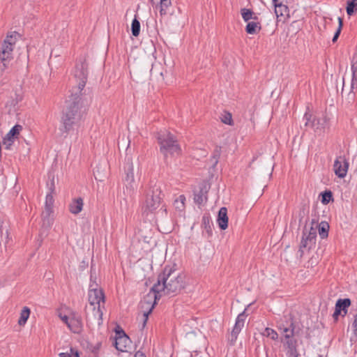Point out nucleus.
I'll list each match as a JSON object with an SVG mask.
<instances>
[{"instance_id":"obj_1","label":"nucleus","mask_w":357,"mask_h":357,"mask_svg":"<svg viewBox=\"0 0 357 357\" xmlns=\"http://www.w3.org/2000/svg\"><path fill=\"white\" fill-rule=\"evenodd\" d=\"M184 276L179 273L174 267L165 266L161 273L158 275V282L151 288L154 293L155 302L151 305L147 303L149 310L143 312L142 328L146 326L149 315L151 313L155 301L160 299L162 295H175L184 288Z\"/></svg>"},{"instance_id":"obj_2","label":"nucleus","mask_w":357,"mask_h":357,"mask_svg":"<svg viewBox=\"0 0 357 357\" xmlns=\"http://www.w3.org/2000/svg\"><path fill=\"white\" fill-rule=\"evenodd\" d=\"M83 101L79 94L72 93L66 101V109L63 111L60 130L66 137L70 132L77 131L81 126L84 114Z\"/></svg>"},{"instance_id":"obj_3","label":"nucleus","mask_w":357,"mask_h":357,"mask_svg":"<svg viewBox=\"0 0 357 357\" xmlns=\"http://www.w3.org/2000/svg\"><path fill=\"white\" fill-rule=\"evenodd\" d=\"M163 196L160 185L155 183L150 186L145 192V199L142 206V213L148 215L149 213H155L160 206V210L166 213V208H163Z\"/></svg>"},{"instance_id":"obj_4","label":"nucleus","mask_w":357,"mask_h":357,"mask_svg":"<svg viewBox=\"0 0 357 357\" xmlns=\"http://www.w3.org/2000/svg\"><path fill=\"white\" fill-rule=\"evenodd\" d=\"M157 140L160 144V152L167 157L168 154H178L181 151L180 146L177 143L174 135L165 131H160L157 133Z\"/></svg>"},{"instance_id":"obj_5","label":"nucleus","mask_w":357,"mask_h":357,"mask_svg":"<svg viewBox=\"0 0 357 357\" xmlns=\"http://www.w3.org/2000/svg\"><path fill=\"white\" fill-rule=\"evenodd\" d=\"M89 301L93 306V316L97 319L98 324L100 325L102 320L100 303H105V295L102 289H90L89 291Z\"/></svg>"},{"instance_id":"obj_6","label":"nucleus","mask_w":357,"mask_h":357,"mask_svg":"<svg viewBox=\"0 0 357 357\" xmlns=\"http://www.w3.org/2000/svg\"><path fill=\"white\" fill-rule=\"evenodd\" d=\"M88 76V65L85 60L80 61L76 64L75 70V77L78 81V85L73 89L72 93H77L82 97V91L84 89Z\"/></svg>"},{"instance_id":"obj_7","label":"nucleus","mask_w":357,"mask_h":357,"mask_svg":"<svg viewBox=\"0 0 357 357\" xmlns=\"http://www.w3.org/2000/svg\"><path fill=\"white\" fill-rule=\"evenodd\" d=\"M317 238V230L316 229L310 227V229H307L306 226H305L303 231V236L300 245V248L298 250V253L300 254V257L304 254V249H307L308 250L312 248V247L315 244Z\"/></svg>"},{"instance_id":"obj_8","label":"nucleus","mask_w":357,"mask_h":357,"mask_svg":"<svg viewBox=\"0 0 357 357\" xmlns=\"http://www.w3.org/2000/svg\"><path fill=\"white\" fill-rule=\"evenodd\" d=\"M131 340L123 331H116V336L114 345L118 351L128 352L130 347Z\"/></svg>"},{"instance_id":"obj_9","label":"nucleus","mask_w":357,"mask_h":357,"mask_svg":"<svg viewBox=\"0 0 357 357\" xmlns=\"http://www.w3.org/2000/svg\"><path fill=\"white\" fill-rule=\"evenodd\" d=\"M351 302L349 298H340L336 301L335 312L333 314V318L337 321L340 315L344 317L348 312V308Z\"/></svg>"},{"instance_id":"obj_10","label":"nucleus","mask_w":357,"mask_h":357,"mask_svg":"<svg viewBox=\"0 0 357 357\" xmlns=\"http://www.w3.org/2000/svg\"><path fill=\"white\" fill-rule=\"evenodd\" d=\"M349 162L344 156H338L334 162L333 169L336 176L343 178L349 169Z\"/></svg>"},{"instance_id":"obj_11","label":"nucleus","mask_w":357,"mask_h":357,"mask_svg":"<svg viewBox=\"0 0 357 357\" xmlns=\"http://www.w3.org/2000/svg\"><path fill=\"white\" fill-rule=\"evenodd\" d=\"M303 119L305 121V126L314 130L324 128V123L326 122V117H324L323 122H321V119L316 118L312 114L307 112H305Z\"/></svg>"},{"instance_id":"obj_12","label":"nucleus","mask_w":357,"mask_h":357,"mask_svg":"<svg viewBox=\"0 0 357 357\" xmlns=\"http://www.w3.org/2000/svg\"><path fill=\"white\" fill-rule=\"evenodd\" d=\"M14 46L3 43L0 50V59L3 63V70L8 67V62L13 59Z\"/></svg>"},{"instance_id":"obj_13","label":"nucleus","mask_w":357,"mask_h":357,"mask_svg":"<svg viewBox=\"0 0 357 357\" xmlns=\"http://www.w3.org/2000/svg\"><path fill=\"white\" fill-rule=\"evenodd\" d=\"M284 347L287 357H298L299 354L297 350V341L294 338L284 340Z\"/></svg>"},{"instance_id":"obj_14","label":"nucleus","mask_w":357,"mask_h":357,"mask_svg":"<svg viewBox=\"0 0 357 357\" xmlns=\"http://www.w3.org/2000/svg\"><path fill=\"white\" fill-rule=\"evenodd\" d=\"M68 328L74 333L79 334L82 331V321L79 316L73 315L68 323Z\"/></svg>"},{"instance_id":"obj_15","label":"nucleus","mask_w":357,"mask_h":357,"mask_svg":"<svg viewBox=\"0 0 357 357\" xmlns=\"http://www.w3.org/2000/svg\"><path fill=\"white\" fill-rule=\"evenodd\" d=\"M217 222L218 224L219 227L222 230H225L228 227V216H227V209L226 207H222L219 210Z\"/></svg>"},{"instance_id":"obj_16","label":"nucleus","mask_w":357,"mask_h":357,"mask_svg":"<svg viewBox=\"0 0 357 357\" xmlns=\"http://www.w3.org/2000/svg\"><path fill=\"white\" fill-rule=\"evenodd\" d=\"M125 181L126 182V189L130 191L134 190L133 183L135 181L134 178V172H133V166L132 165H130L126 173Z\"/></svg>"},{"instance_id":"obj_17","label":"nucleus","mask_w":357,"mask_h":357,"mask_svg":"<svg viewBox=\"0 0 357 357\" xmlns=\"http://www.w3.org/2000/svg\"><path fill=\"white\" fill-rule=\"evenodd\" d=\"M83 206L84 202L82 198L74 199L69 205V211L71 213L77 215L82 211Z\"/></svg>"},{"instance_id":"obj_18","label":"nucleus","mask_w":357,"mask_h":357,"mask_svg":"<svg viewBox=\"0 0 357 357\" xmlns=\"http://www.w3.org/2000/svg\"><path fill=\"white\" fill-rule=\"evenodd\" d=\"M207 189L206 185L199 188V190L194 194V201L198 205H202L206 201L207 197Z\"/></svg>"},{"instance_id":"obj_19","label":"nucleus","mask_w":357,"mask_h":357,"mask_svg":"<svg viewBox=\"0 0 357 357\" xmlns=\"http://www.w3.org/2000/svg\"><path fill=\"white\" fill-rule=\"evenodd\" d=\"M261 24L258 20L249 22L245 26V31L248 34H256L261 30Z\"/></svg>"},{"instance_id":"obj_20","label":"nucleus","mask_w":357,"mask_h":357,"mask_svg":"<svg viewBox=\"0 0 357 357\" xmlns=\"http://www.w3.org/2000/svg\"><path fill=\"white\" fill-rule=\"evenodd\" d=\"M274 6L275 13L278 17L289 16V10L287 6H286L284 3L275 4Z\"/></svg>"},{"instance_id":"obj_21","label":"nucleus","mask_w":357,"mask_h":357,"mask_svg":"<svg viewBox=\"0 0 357 357\" xmlns=\"http://www.w3.org/2000/svg\"><path fill=\"white\" fill-rule=\"evenodd\" d=\"M241 16L245 22H248L250 20H258V17L255 14V13L248 8H241Z\"/></svg>"},{"instance_id":"obj_22","label":"nucleus","mask_w":357,"mask_h":357,"mask_svg":"<svg viewBox=\"0 0 357 357\" xmlns=\"http://www.w3.org/2000/svg\"><path fill=\"white\" fill-rule=\"evenodd\" d=\"M31 310L28 307H24L21 311L20 317L18 320L20 326H24L29 317Z\"/></svg>"},{"instance_id":"obj_23","label":"nucleus","mask_w":357,"mask_h":357,"mask_svg":"<svg viewBox=\"0 0 357 357\" xmlns=\"http://www.w3.org/2000/svg\"><path fill=\"white\" fill-rule=\"evenodd\" d=\"M280 329L282 330V335L284 337V340L294 338V326L293 323H291L289 327H284L283 328H280Z\"/></svg>"},{"instance_id":"obj_24","label":"nucleus","mask_w":357,"mask_h":357,"mask_svg":"<svg viewBox=\"0 0 357 357\" xmlns=\"http://www.w3.org/2000/svg\"><path fill=\"white\" fill-rule=\"evenodd\" d=\"M347 13L351 16L357 13V0H349L347 2Z\"/></svg>"},{"instance_id":"obj_25","label":"nucleus","mask_w":357,"mask_h":357,"mask_svg":"<svg viewBox=\"0 0 357 357\" xmlns=\"http://www.w3.org/2000/svg\"><path fill=\"white\" fill-rule=\"evenodd\" d=\"M243 327V324H238L237 322L235 323V325L231 333V337L229 338V341L231 342V344H234L236 342L237 336Z\"/></svg>"},{"instance_id":"obj_26","label":"nucleus","mask_w":357,"mask_h":357,"mask_svg":"<svg viewBox=\"0 0 357 357\" xmlns=\"http://www.w3.org/2000/svg\"><path fill=\"white\" fill-rule=\"evenodd\" d=\"M22 129V126L17 124L10 129L6 136L8 137V139H15V138H17V136L20 135Z\"/></svg>"},{"instance_id":"obj_27","label":"nucleus","mask_w":357,"mask_h":357,"mask_svg":"<svg viewBox=\"0 0 357 357\" xmlns=\"http://www.w3.org/2000/svg\"><path fill=\"white\" fill-rule=\"evenodd\" d=\"M131 32L132 36L137 37L140 33V22L135 17L131 24Z\"/></svg>"},{"instance_id":"obj_28","label":"nucleus","mask_w":357,"mask_h":357,"mask_svg":"<svg viewBox=\"0 0 357 357\" xmlns=\"http://www.w3.org/2000/svg\"><path fill=\"white\" fill-rule=\"evenodd\" d=\"M17 36H18V33L15 31L8 33L6 36L3 43H6V44H8L9 45L10 44L11 45L14 46L17 41Z\"/></svg>"},{"instance_id":"obj_29","label":"nucleus","mask_w":357,"mask_h":357,"mask_svg":"<svg viewBox=\"0 0 357 357\" xmlns=\"http://www.w3.org/2000/svg\"><path fill=\"white\" fill-rule=\"evenodd\" d=\"M220 155H221V147L217 146H215V148L213 151V155L211 158V162H213V167H215L218 164V160L220 157Z\"/></svg>"},{"instance_id":"obj_30","label":"nucleus","mask_w":357,"mask_h":357,"mask_svg":"<svg viewBox=\"0 0 357 357\" xmlns=\"http://www.w3.org/2000/svg\"><path fill=\"white\" fill-rule=\"evenodd\" d=\"M262 334L263 335L268 337L273 340H275L278 338V333L275 330L270 328H266Z\"/></svg>"},{"instance_id":"obj_31","label":"nucleus","mask_w":357,"mask_h":357,"mask_svg":"<svg viewBox=\"0 0 357 357\" xmlns=\"http://www.w3.org/2000/svg\"><path fill=\"white\" fill-rule=\"evenodd\" d=\"M333 200V194L331 191H324L321 193V202L324 204H327Z\"/></svg>"},{"instance_id":"obj_32","label":"nucleus","mask_w":357,"mask_h":357,"mask_svg":"<svg viewBox=\"0 0 357 357\" xmlns=\"http://www.w3.org/2000/svg\"><path fill=\"white\" fill-rule=\"evenodd\" d=\"M342 26H343V20L342 17H338V28H337V31H335V33L333 36V38L332 39V41L333 43H335L337 41V40L341 33Z\"/></svg>"},{"instance_id":"obj_33","label":"nucleus","mask_w":357,"mask_h":357,"mask_svg":"<svg viewBox=\"0 0 357 357\" xmlns=\"http://www.w3.org/2000/svg\"><path fill=\"white\" fill-rule=\"evenodd\" d=\"M221 121L225 124L231 126L233 124L231 114L229 112H225L221 117Z\"/></svg>"},{"instance_id":"obj_34","label":"nucleus","mask_w":357,"mask_h":357,"mask_svg":"<svg viewBox=\"0 0 357 357\" xmlns=\"http://www.w3.org/2000/svg\"><path fill=\"white\" fill-rule=\"evenodd\" d=\"M351 71H352V79H351V86L354 87V85L357 82V77L356 76V73L357 72V66L354 63V57L351 61Z\"/></svg>"},{"instance_id":"obj_35","label":"nucleus","mask_w":357,"mask_h":357,"mask_svg":"<svg viewBox=\"0 0 357 357\" xmlns=\"http://www.w3.org/2000/svg\"><path fill=\"white\" fill-rule=\"evenodd\" d=\"M171 6V1H160V15H164L167 14L166 9Z\"/></svg>"},{"instance_id":"obj_36","label":"nucleus","mask_w":357,"mask_h":357,"mask_svg":"<svg viewBox=\"0 0 357 357\" xmlns=\"http://www.w3.org/2000/svg\"><path fill=\"white\" fill-rule=\"evenodd\" d=\"M53 206L45 205V209L42 213V217L44 220L48 219L53 212Z\"/></svg>"},{"instance_id":"obj_37","label":"nucleus","mask_w":357,"mask_h":357,"mask_svg":"<svg viewBox=\"0 0 357 357\" xmlns=\"http://www.w3.org/2000/svg\"><path fill=\"white\" fill-rule=\"evenodd\" d=\"M202 225H204V227L206 229V232L208 233V236H211L212 234V231L210 226V219L208 217H203Z\"/></svg>"},{"instance_id":"obj_38","label":"nucleus","mask_w":357,"mask_h":357,"mask_svg":"<svg viewBox=\"0 0 357 357\" xmlns=\"http://www.w3.org/2000/svg\"><path fill=\"white\" fill-rule=\"evenodd\" d=\"M329 227L328 224L323 225L321 227H319V234L321 236L322 238L324 236H326L328 235V228Z\"/></svg>"},{"instance_id":"obj_39","label":"nucleus","mask_w":357,"mask_h":357,"mask_svg":"<svg viewBox=\"0 0 357 357\" xmlns=\"http://www.w3.org/2000/svg\"><path fill=\"white\" fill-rule=\"evenodd\" d=\"M14 142V139H8V137L5 136L3 139V144L5 145L6 149H10V146L13 145Z\"/></svg>"},{"instance_id":"obj_40","label":"nucleus","mask_w":357,"mask_h":357,"mask_svg":"<svg viewBox=\"0 0 357 357\" xmlns=\"http://www.w3.org/2000/svg\"><path fill=\"white\" fill-rule=\"evenodd\" d=\"M245 317H246V315L245 314V312H243L242 313H241L238 315L236 322L243 324L244 326Z\"/></svg>"},{"instance_id":"obj_41","label":"nucleus","mask_w":357,"mask_h":357,"mask_svg":"<svg viewBox=\"0 0 357 357\" xmlns=\"http://www.w3.org/2000/svg\"><path fill=\"white\" fill-rule=\"evenodd\" d=\"M53 203L54 199L52 195H51V193L47 194L45 198V205L53 206Z\"/></svg>"},{"instance_id":"obj_42","label":"nucleus","mask_w":357,"mask_h":357,"mask_svg":"<svg viewBox=\"0 0 357 357\" xmlns=\"http://www.w3.org/2000/svg\"><path fill=\"white\" fill-rule=\"evenodd\" d=\"M354 334L356 337H357V312L356 314L354 317V320L352 324Z\"/></svg>"},{"instance_id":"obj_43","label":"nucleus","mask_w":357,"mask_h":357,"mask_svg":"<svg viewBox=\"0 0 357 357\" xmlns=\"http://www.w3.org/2000/svg\"><path fill=\"white\" fill-rule=\"evenodd\" d=\"M69 354H71L73 357H79V351L74 348H70Z\"/></svg>"},{"instance_id":"obj_44","label":"nucleus","mask_w":357,"mask_h":357,"mask_svg":"<svg viewBox=\"0 0 357 357\" xmlns=\"http://www.w3.org/2000/svg\"><path fill=\"white\" fill-rule=\"evenodd\" d=\"M59 317L68 326V323H69L70 318L66 315H62L61 314H59Z\"/></svg>"},{"instance_id":"obj_45","label":"nucleus","mask_w":357,"mask_h":357,"mask_svg":"<svg viewBox=\"0 0 357 357\" xmlns=\"http://www.w3.org/2000/svg\"><path fill=\"white\" fill-rule=\"evenodd\" d=\"M185 200V198L183 195L179 196L178 202H180V204H181V207H184V201Z\"/></svg>"},{"instance_id":"obj_46","label":"nucleus","mask_w":357,"mask_h":357,"mask_svg":"<svg viewBox=\"0 0 357 357\" xmlns=\"http://www.w3.org/2000/svg\"><path fill=\"white\" fill-rule=\"evenodd\" d=\"M60 357H73L71 354H69L68 352H63L59 354Z\"/></svg>"},{"instance_id":"obj_47","label":"nucleus","mask_w":357,"mask_h":357,"mask_svg":"<svg viewBox=\"0 0 357 357\" xmlns=\"http://www.w3.org/2000/svg\"><path fill=\"white\" fill-rule=\"evenodd\" d=\"M135 357H146V356L143 352L138 351L135 353Z\"/></svg>"},{"instance_id":"obj_48","label":"nucleus","mask_w":357,"mask_h":357,"mask_svg":"<svg viewBox=\"0 0 357 357\" xmlns=\"http://www.w3.org/2000/svg\"><path fill=\"white\" fill-rule=\"evenodd\" d=\"M174 204L176 205V208H178L180 210H182L184 207H181V204H180V202H178V199H176L175 201Z\"/></svg>"},{"instance_id":"obj_49","label":"nucleus","mask_w":357,"mask_h":357,"mask_svg":"<svg viewBox=\"0 0 357 357\" xmlns=\"http://www.w3.org/2000/svg\"><path fill=\"white\" fill-rule=\"evenodd\" d=\"M284 2H286V0H273V3L274 5L284 3Z\"/></svg>"},{"instance_id":"obj_50","label":"nucleus","mask_w":357,"mask_h":357,"mask_svg":"<svg viewBox=\"0 0 357 357\" xmlns=\"http://www.w3.org/2000/svg\"><path fill=\"white\" fill-rule=\"evenodd\" d=\"M100 346V343L97 344L96 347H94V349L93 350V352H96Z\"/></svg>"},{"instance_id":"obj_51","label":"nucleus","mask_w":357,"mask_h":357,"mask_svg":"<svg viewBox=\"0 0 357 357\" xmlns=\"http://www.w3.org/2000/svg\"><path fill=\"white\" fill-rule=\"evenodd\" d=\"M51 185H52L51 190H52V191H53V190H54V183L52 182Z\"/></svg>"},{"instance_id":"obj_52","label":"nucleus","mask_w":357,"mask_h":357,"mask_svg":"<svg viewBox=\"0 0 357 357\" xmlns=\"http://www.w3.org/2000/svg\"><path fill=\"white\" fill-rule=\"evenodd\" d=\"M150 1L153 3V1H154V0H150Z\"/></svg>"}]
</instances>
